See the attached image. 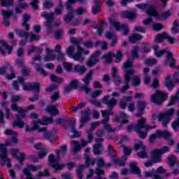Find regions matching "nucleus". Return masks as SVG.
Listing matches in <instances>:
<instances>
[{
    "label": "nucleus",
    "instance_id": "obj_1",
    "mask_svg": "<svg viewBox=\"0 0 179 179\" xmlns=\"http://www.w3.org/2000/svg\"><path fill=\"white\" fill-rule=\"evenodd\" d=\"M71 43L77 45V52L73 53L75 52L74 46H69L66 50V54L69 57V58L74 59V61L83 62L85 61L83 55H89L90 54L89 50L80 47V44L83 43V39L73 37L71 38Z\"/></svg>",
    "mask_w": 179,
    "mask_h": 179
},
{
    "label": "nucleus",
    "instance_id": "obj_2",
    "mask_svg": "<svg viewBox=\"0 0 179 179\" xmlns=\"http://www.w3.org/2000/svg\"><path fill=\"white\" fill-rule=\"evenodd\" d=\"M31 118H34V126L30 127L29 126H25L26 132H31V131H38V132H44L43 135L45 138H50L51 136V133L47 131V129L45 127L40 128V125H47L50 122H52V117H47L44 116L42 117V120H38V115L37 113H32L31 115Z\"/></svg>",
    "mask_w": 179,
    "mask_h": 179
},
{
    "label": "nucleus",
    "instance_id": "obj_3",
    "mask_svg": "<svg viewBox=\"0 0 179 179\" xmlns=\"http://www.w3.org/2000/svg\"><path fill=\"white\" fill-rule=\"evenodd\" d=\"M145 122H146V119L145 118H141L140 119L137 124H132L129 127V131H135L138 134V136L141 139H145L148 136V131H150L151 129H155L156 128V126H149V125H145Z\"/></svg>",
    "mask_w": 179,
    "mask_h": 179
},
{
    "label": "nucleus",
    "instance_id": "obj_4",
    "mask_svg": "<svg viewBox=\"0 0 179 179\" xmlns=\"http://www.w3.org/2000/svg\"><path fill=\"white\" fill-rule=\"evenodd\" d=\"M11 141L7 140L5 142V144H0V162L2 166H7L8 167H10L12 164H10V160L8 158V151L6 150L7 146H10V145H15L17 143V138L14 136Z\"/></svg>",
    "mask_w": 179,
    "mask_h": 179
},
{
    "label": "nucleus",
    "instance_id": "obj_5",
    "mask_svg": "<svg viewBox=\"0 0 179 179\" xmlns=\"http://www.w3.org/2000/svg\"><path fill=\"white\" fill-rule=\"evenodd\" d=\"M154 54L157 58H160L163 57L164 54H166V59L163 62L162 65L166 66L169 65L171 68L176 67V59L173 57V53L169 50V49L159 50V45H155L153 46Z\"/></svg>",
    "mask_w": 179,
    "mask_h": 179
},
{
    "label": "nucleus",
    "instance_id": "obj_6",
    "mask_svg": "<svg viewBox=\"0 0 179 179\" xmlns=\"http://www.w3.org/2000/svg\"><path fill=\"white\" fill-rule=\"evenodd\" d=\"M136 6L137 8H139V9H141V10H145L147 14H148L150 16H153L157 20H160L162 17L163 19H167V17H170V16L173 15L171 11H166L164 14H162V16H160L159 15V14H157V12H156L155 7H153L152 6H148L146 4H137Z\"/></svg>",
    "mask_w": 179,
    "mask_h": 179
},
{
    "label": "nucleus",
    "instance_id": "obj_7",
    "mask_svg": "<svg viewBox=\"0 0 179 179\" xmlns=\"http://www.w3.org/2000/svg\"><path fill=\"white\" fill-rule=\"evenodd\" d=\"M132 64H133L132 60H127L123 64V70L125 72V74H124L125 85L122 89V92H125V90L128 89L129 87L128 83L131 82V78H132V76L135 75V71L132 69L129 70V68H131V66H132Z\"/></svg>",
    "mask_w": 179,
    "mask_h": 179
},
{
    "label": "nucleus",
    "instance_id": "obj_8",
    "mask_svg": "<svg viewBox=\"0 0 179 179\" xmlns=\"http://www.w3.org/2000/svg\"><path fill=\"white\" fill-rule=\"evenodd\" d=\"M66 152V145H63L61 149L56 150V155L57 157H55L54 155L51 154L48 156V161L51 166L55 170H61L64 167V165H59L57 163L59 162V155H64Z\"/></svg>",
    "mask_w": 179,
    "mask_h": 179
},
{
    "label": "nucleus",
    "instance_id": "obj_9",
    "mask_svg": "<svg viewBox=\"0 0 179 179\" xmlns=\"http://www.w3.org/2000/svg\"><path fill=\"white\" fill-rule=\"evenodd\" d=\"M46 55L43 58L44 62H48L50 61H55L57 59L59 62H62L65 59V53L59 52L58 57L53 54L54 50L48 47L45 48Z\"/></svg>",
    "mask_w": 179,
    "mask_h": 179
},
{
    "label": "nucleus",
    "instance_id": "obj_10",
    "mask_svg": "<svg viewBox=\"0 0 179 179\" xmlns=\"http://www.w3.org/2000/svg\"><path fill=\"white\" fill-rule=\"evenodd\" d=\"M173 114H174V109H169L164 113L160 114L159 115H154L152 118L154 120L158 118L159 121L162 122L163 127H166V125L170 122V120H171Z\"/></svg>",
    "mask_w": 179,
    "mask_h": 179
},
{
    "label": "nucleus",
    "instance_id": "obj_11",
    "mask_svg": "<svg viewBox=\"0 0 179 179\" xmlns=\"http://www.w3.org/2000/svg\"><path fill=\"white\" fill-rule=\"evenodd\" d=\"M167 97H169L167 93L162 90H157L154 94L150 96V100L155 104H162V101L167 100Z\"/></svg>",
    "mask_w": 179,
    "mask_h": 179
},
{
    "label": "nucleus",
    "instance_id": "obj_12",
    "mask_svg": "<svg viewBox=\"0 0 179 179\" xmlns=\"http://www.w3.org/2000/svg\"><path fill=\"white\" fill-rule=\"evenodd\" d=\"M18 82L22 85L23 90H34L35 92H38L40 90V84L38 83H25L24 78L22 76L18 78Z\"/></svg>",
    "mask_w": 179,
    "mask_h": 179
},
{
    "label": "nucleus",
    "instance_id": "obj_13",
    "mask_svg": "<svg viewBox=\"0 0 179 179\" xmlns=\"http://www.w3.org/2000/svg\"><path fill=\"white\" fill-rule=\"evenodd\" d=\"M114 57L116 58L115 61V64H119V62H121L122 59V52L120 50H117L116 54L109 52L108 54L103 55L102 58L105 60L106 64H111L113 58Z\"/></svg>",
    "mask_w": 179,
    "mask_h": 179
},
{
    "label": "nucleus",
    "instance_id": "obj_14",
    "mask_svg": "<svg viewBox=\"0 0 179 179\" xmlns=\"http://www.w3.org/2000/svg\"><path fill=\"white\" fill-rule=\"evenodd\" d=\"M170 150V148L167 146H164L162 150H153L151 152V158L154 163H160L162 162V155L167 153Z\"/></svg>",
    "mask_w": 179,
    "mask_h": 179
},
{
    "label": "nucleus",
    "instance_id": "obj_15",
    "mask_svg": "<svg viewBox=\"0 0 179 179\" xmlns=\"http://www.w3.org/2000/svg\"><path fill=\"white\" fill-rule=\"evenodd\" d=\"M102 116L104 117L102 122L103 124V128L108 132H114L115 131V128H112L110 124L107 123L108 121V115L113 114V111L111 110H103L101 111Z\"/></svg>",
    "mask_w": 179,
    "mask_h": 179
},
{
    "label": "nucleus",
    "instance_id": "obj_16",
    "mask_svg": "<svg viewBox=\"0 0 179 179\" xmlns=\"http://www.w3.org/2000/svg\"><path fill=\"white\" fill-rule=\"evenodd\" d=\"M11 110H13V111H17V113H20L19 115H16L17 120H19L24 118V115L23 113H25V111H30V110H34V106L31 105L27 107V109H23L20 107H18L16 103H13V105H11Z\"/></svg>",
    "mask_w": 179,
    "mask_h": 179
},
{
    "label": "nucleus",
    "instance_id": "obj_17",
    "mask_svg": "<svg viewBox=\"0 0 179 179\" xmlns=\"http://www.w3.org/2000/svg\"><path fill=\"white\" fill-rule=\"evenodd\" d=\"M171 136V134L167 131H162V130H157L155 134H152L149 138L150 143H155V141L158 138H170Z\"/></svg>",
    "mask_w": 179,
    "mask_h": 179
},
{
    "label": "nucleus",
    "instance_id": "obj_18",
    "mask_svg": "<svg viewBox=\"0 0 179 179\" xmlns=\"http://www.w3.org/2000/svg\"><path fill=\"white\" fill-rule=\"evenodd\" d=\"M134 150L138 151L137 155L141 159H146L148 157V153L146 152V146L143 142L138 141L134 145Z\"/></svg>",
    "mask_w": 179,
    "mask_h": 179
},
{
    "label": "nucleus",
    "instance_id": "obj_19",
    "mask_svg": "<svg viewBox=\"0 0 179 179\" xmlns=\"http://www.w3.org/2000/svg\"><path fill=\"white\" fill-rule=\"evenodd\" d=\"M108 22L111 24V26L115 27V30H117V31L122 29V30L124 31V35L127 36V34H128V24H124L121 26L120 24V22H117V20H115V18L114 17L109 18Z\"/></svg>",
    "mask_w": 179,
    "mask_h": 179
},
{
    "label": "nucleus",
    "instance_id": "obj_20",
    "mask_svg": "<svg viewBox=\"0 0 179 179\" xmlns=\"http://www.w3.org/2000/svg\"><path fill=\"white\" fill-rule=\"evenodd\" d=\"M100 50H97L96 52H94L90 57V59L85 62V66L87 68H92L96 64L100 62L99 59V57H100Z\"/></svg>",
    "mask_w": 179,
    "mask_h": 179
},
{
    "label": "nucleus",
    "instance_id": "obj_21",
    "mask_svg": "<svg viewBox=\"0 0 179 179\" xmlns=\"http://www.w3.org/2000/svg\"><path fill=\"white\" fill-rule=\"evenodd\" d=\"M16 34H17V36H19L20 37H24V38H29V37L31 41H36V40L40 39V36H38V35L29 34L27 32H25L23 30H17Z\"/></svg>",
    "mask_w": 179,
    "mask_h": 179
},
{
    "label": "nucleus",
    "instance_id": "obj_22",
    "mask_svg": "<svg viewBox=\"0 0 179 179\" xmlns=\"http://www.w3.org/2000/svg\"><path fill=\"white\" fill-rule=\"evenodd\" d=\"M164 38H167V41L170 44H174L176 39L174 38H171L169 36V34L166 32H162L155 36V42L156 43H162Z\"/></svg>",
    "mask_w": 179,
    "mask_h": 179
},
{
    "label": "nucleus",
    "instance_id": "obj_23",
    "mask_svg": "<svg viewBox=\"0 0 179 179\" xmlns=\"http://www.w3.org/2000/svg\"><path fill=\"white\" fill-rule=\"evenodd\" d=\"M9 154L11 155L13 157H16L20 163H22L23 160H24V153L21 152L16 148L11 149Z\"/></svg>",
    "mask_w": 179,
    "mask_h": 179
},
{
    "label": "nucleus",
    "instance_id": "obj_24",
    "mask_svg": "<svg viewBox=\"0 0 179 179\" xmlns=\"http://www.w3.org/2000/svg\"><path fill=\"white\" fill-rule=\"evenodd\" d=\"M41 62V57L40 56H36L32 62H31V65H34L36 69V71L38 72H39V73H41V75H43V76H47V73L45 71H44V69H43V68H41V66H36V64H37L36 62Z\"/></svg>",
    "mask_w": 179,
    "mask_h": 179
},
{
    "label": "nucleus",
    "instance_id": "obj_25",
    "mask_svg": "<svg viewBox=\"0 0 179 179\" xmlns=\"http://www.w3.org/2000/svg\"><path fill=\"white\" fill-rule=\"evenodd\" d=\"M4 50H6L8 54H10L12 52V50H13V46H9L6 42L0 40V52L1 55H5Z\"/></svg>",
    "mask_w": 179,
    "mask_h": 179
},
{
    "label": "nucleus",
    "instance_id": "obj_26",
    "mask_svg": "<svg viewBox=\"0 0 179 179\" xmlns=\"http://www.w3.org/2000/svg\"><path fill=\"white\" fill-rule=\"evenodd\" d=\"M121 148L123 152H124V155L122 157V159L117 163L120 166H124V164H125V160H127V155H131V150L129 148L125 147L124 145H121Z\"/></svg>",
    "mask_w": 179,
    "mask_h": 179
},
{
    "label": "nucleus",
    "instance_id": "obj_27",
    "mask_svg": "<svg viewBox=\"0 0 179 179\" xmlns=\"http://www.w3.org/2000/svg\"><path fill=\"white\" fill-rule=\"evenodd\" d=\"M105 36L106 38H109V40H111L110 45L111 47H114L115 44L117 43V36L114 34V31H113L111 29L106 31L105 34Z\"/></svg>",
    "mask_w": 179,
    "mask_h": 179
},
{
    "label": "nucleus",
    "instance_id": "obj_28",
    "mask_svg": "<svg viewBox=\"0 0 179 179\" xmlns=\"http://www.w3.org/2000/svg\"><path fill=\"white\" fill-rule=\"evenodd\" d=\"M146 108V101L140 100L137 102L136 104V110H138V113L137 115H141V114H143V111Z\"/></svg>",
    "mask_w": 179,
    "mask_h": 179
},
{
    "label": "nucleus",
    "instance_id": "obj_29",
    "mask_svg": "<svg viewBox=\"0 0 179 179\" xmlns=\"http://www.w3.org/2000/svg\"><path fill=\"white\" fill-rule=\"evenodd\" d=\"M42 16L43 17H45L46 20V22H45V27H51V26H52V14L43 13Z\"/></svg>",
    "mask_w": 179,
    "mask_h": 179
},
{
    "label": "nucleus",
    "instance_id": "obj_30",
    "mask_svg": "<svg viewBox=\"0 0 179 179\" xmlns=\"http://www.w3.org/2000/svg\"><path fill=\"white\" fill-rule=\"evenodd\" d=\"M136 166H138V162L135 161H132L131 162H130L129 167L131 171L134 174H136V176H141V169H139Z\"/></svg>",
    "mask_w": 179,
    "mask_h": 179
},
{
    "label": "nucleus",
    "instance_id": "obj_31",
    "mask_svg": "<svg viewBox=\"0 0 179 179\" xmlns=\"http://www.w3.org/2000/svg\"><path fill=\"white\" fill-rule=\"evenodd\" d=\"M104 174V171H103L101 169H96V173H93V171H90V174L87 176V178H90L92 176H94L95 178L94 179H106V178H101L100 176H103Z\"/></svg>",
    "mask_w": 179,
    "mask_h": 179
},
{
    "label": "nucleus",
    "instance_id": "obj_32",
    "mask_svg": "<svg viewBox=\"0 0 179 179\" xmlns=\"http://www.w3.org/2000/svg\"><path fill=\"white\" fill-rule=\"evenodd\" d=\"M79 86V83H78V80H73L70 82L69 85L64 87V92L66 93L73 90V89H76Z\"/></svg>",
    "mask_w": 179,
    "mask_h": 179
},
{
    "label": "nucleus",
    "instance_id": "obj_33",
    "mask_svg": "<svg viewBox=\"0 0 179 179\" xmlns=\"http://www.w3.org/2000/svg\"><path fill=\"white\" fill-rule=\"evenodd\" d=\"M101 142H103V139L99 138L96 140V144L94 146V155H100L103 152V146L100 144Z\"/></svg>",
    "mask_w": 179,
    "mask_h": 179
},
{
    "label": "nucleus",
    "instance_id": "obj_34",
    "mask_svg": "<svg viewBox=\"0 0 179 179\" xmlns=\"http://www.w3.org/2000/svg\"><path fill=\"white\" fill-rule=\"evenodd\" d=\"M121 16L122 17H126L130 20H134V19H136V13L127 10L122 12Z\"/></svg>",
    "mask_w": 179,
    "mask_h": 179
},
{
    "label": "nucleus",
    "instance_id": "obj_35",
    "mask_svg": "<svg viewBox=\"0 0 179 179\" xmlns=\"http://www.w3.org/2000/svg\"><path fill=\"white\" fill-rule=\"evenodd\" d=\"M143 177H145V178H149L150 177H152L153 179H161L162 178L155 173V169H152L151 171H145L143 173Z\"/></svg>",
    "mask_w": 179,
    "mask_h": 179
},
{
    "label": "nucleus",
    "instance_id": "obj_36",
    "mask_svg": "<svg viewBox=\"0 0 179 179\" xmlns=\"http://www.w3.org/2000/svg\"><path fill=\"white\" fill-rule=\"evenodd\" d=\"M27 8H29V3L26 2L20 3L15 6V12L16 13H22L23 10L27 9Z\"/></svg>",
    "mask_w": 179,
    "mask_h": 179
},
{
    "label": "nucleus",
    "instance_id": "obj_37",
    "mask_svg": "<svg viewBox=\"0 0 179 179\" xmlns=\"http://www.w3.org/2000/svg\"><path fill=\"white\" fill-rule=\"evenodd\" d=\"M165 86L169 89V90H173V89H174L176 85H174V83L171 81V76H166L165 78Z\"/></svg>",
    "mask_w": 179,
    "mask_h": 179
},
{
    "label": "nucleus",
    "instance_id": "obj_38",
    "mask_svg": "<svg viewBox=\"0 0 179 179\" xmlns=\"http://www.w3.org/2000/svg\"><path fill=\"white\" fill-rule=\"evenodd\" d=\"M93 73H94V71L90 70L88 73H87L85 78L83 79V82H84L85 85H89V83H90V80L93 79Z\"/></svg>",
    "mask_w": 179,
    "mask_h": 179
},
{
    "label": "nucleus",
    "instance_id": "obj_39",
    "mask_svg": "<svg viewBox=\"0 0 179 179\" xmlns=\"http://www.w3.org/2000/svg\"><path fill=\"white\" fill-rule=\"evenodd\" d=\"M108 99H110V96H105L103 99V103H105V104H107V106H108L109 107H114V106L117 104V100L110 99L108 101Z\"/></svg>",
    "mask_w": 179,
    "mask_h": 179
},
{
    "label": "nucleus",
    "instance_id": "obj_40",
    "mask_svg": "<svg viewBox=\"0 0 179 179\" xmlns=\"http://www.w3.org/2000/svg\"><path fill=\"white\" fill-rule=\"evenodd\" d=\"M107 27V24L106 22H103L101 24H96L94 26V29H97V33L99 36L103 34V30H104L105 27Z\"/></svg>",
    "mask_w": 179,
    "mask_h": 179
},
{
    "label": "nucleus",
    "instance_id": "obj_41",
    "mask_svg": "<svg viewBox=\"0 0 179 179\" xmlns=\"http://www.w3.org/2000/svg\"><path fill=\"white\" fill-rule=\"evenodd\" d=\"M45 111H46V113H49L52 115H56V114H58V109L57 108V105L48 106L45 109Z\"/></svg>",
    "mask_w": 179,
    "mask_h": 179
},
{
    "label": "nucleus",
    "instance_id": "obj_42",
    "mask_svg": "<svg viewBox=\"0 0 179 179\" xmlns=\"http://www.w3.org/2000/svg\"><path fill=\"white\" fill-rule=\"evenodd\" d=\"M178 99H179V90H178L175 95H172L171 96V99L168 106H174V104L177 103V101L178 100Z\"/></svg>",
    "mask_w": 179,
    "mask_h": 179
},
{
    "label": "nucleus",
    "instance_id": "obj_43",
    "mask_svg": "<svg viewBox=\"0 0 179 179\" xmlns=\"http://www.w3.org/2000/svg\"><path fill=\"white\" fill-rule=\"evenodd\" d=\"M178 27H179V20H176L173 22V27L171 30L172 34H177V33H179Z\"/></svg>",
    "mask_w": 179,
    "mask_h": 179
},
{
    "label": "nucleus",
    "instance_id": "obj_44",
    "mask_svg": "<svg viewBox=\"0 0 179 179\" xmlns=\"http://www.w3.org/2000/svg\"><path fill=\"white\" fill-rule=\"evenodd\" d=\"M22 20H23L22 26L26 29V30H29V24L27 23V22H29V20H30V16L27 14H24L23 15Z\"/></svg>",
    "mask_w": 179,
    "mask_h": 179
},
{
    "label": "nucleus",
    "instance_id": "obj_45",
    "mask_svg": "<svg viewBox=\"0 0 179 179\" xmlns=\"http://www.w3.org/2000/svg\"><path fill=\"white\" fill-rule=\"evenodd\" d=\"M74 71H76L79 73L83 74L85 72H86L87 69L86 66H82L80 64L74 66Z\"/></svg>",
    "mask_w": 179,
    "mask_h": 179
},
{
    "label": "nucleus",
    "instance_id": "obj_46",
    "mask_svg": "<svg viewBox=\"0 0 179 179\" xmlns=\"http://www.w3.org/2000/svg\"><path fill=\"white\" fill-rule=\"evenodd\" d=\"M100 5H101L100 0H95V7L92 8V13L94 15L100 12Z\"/></svg>",
    "mask_w": 179,
    "mask_h": 179
},
{
    "label": "nucleus",
    "instance_id": "obj_47",
    "mask_svg": "<svg viewBox=\"0 0 179 179\" xmlns=\"http://www.w3.org/2000/svg\"><path fill=\"white\" fill-rule=\"evenodd\" d=\"M63 66L64 69H66V72H72V71L75 69V66H73V64L69 62L63 63Z\"/></svg>",
    "mask_w": 179,
    "mask_h": 179
},
{
    "label": "nucleus",
    "instance_id": "obj_48",
    "mask_svg": "<svg viewBox=\"0 0 179 179\" xmlns=\"http://www.w3.org/2000/svg\"><path fill=\"white\" fill-rule=\"evenodd\" d=\"M1 6H5L8 8V6H12L13 5V0H0Z\"/></svg>",
    "mask_w": 179,
    "mask_h": 179
},
{
    "label": "nucleus",
    "instance_id": "obj_49",
    "mask_svg": "<svg viewBox=\"0 0 179 179\" xmlns=\"http://www.w3.org/2000/svg\"><path fill=\"white\" fill-rule=\"evenodd\" d=\"M87 121H89V113H83L80 119V127H83V124H85V122H87Z\"/></svg>",
    "mask_w": 179,
    "mask_h": 179
},
{
    "label": "nucleus",
    "instance_id": "obj_50",
    "mask_svg": "<svg viewBox=\"0 0 179 179\" xmlns=\"http://www.w3.org/2000/svg\"><path fill=\"white\" fill-rule=\"evenodd\" d=\"M50 79L52 82H55L56 83H63L64 82V78L55 76L54 75L50 76Z\"/></svg>",
    "mask_w": 179,
    "mask_h": 179
},
{
    "label": "nucleus",
    "instance_id": "obj_51",
    "mask_svg": "<svg viewBox=\"0 0 179 179\" xmlns=\"http://www.w3.org/2000/svg\"><path fill=\"white\" fill-rule=\"evenodd\" d=\"M138 40H142V36L139 34H132L129 36V41H131V43H135Z\"/></svg>",
    "mask_w": 179,
    "mask_h": 179
},
{
    "label": "nucleus",
    "instance_id": "obj_52",
    "mask_svg": "<svg viewBox=\"0 0 179 179\" xmlns=\"http://www.w3.org/2000/svg\"><path fill=\"white\" fill-rule=\"evenodd\" d=\"M145 65H148L149 66H152L153 65H156L157 64V59H147L144 60Z\"/></svg>",
    "mask_w": 179,
    "mask_h": 179
},
{
    "label": "nucleus",
    "instance_id": "obj_53",
    "mask_svg": "<svg viewBox=\"0 0 179 179\" xmlns=\"http://www.w3.org/2000/svg\"><path fill=\"white\" fill-rule=\"evenodd\" d=\"M120 117L122 119V124H127V122H129V116H128V115H127L125 113H120Z\"/></svg>",
    "mask_w": 179,
    "mask_h": 179
},
{
    "label": "nucleus",
    "instance_id": "obj_54",
    "mask_svg": "<svg viewBox=\"0 0 179 179\" xmlns=\"http://www.w3.org/2000/svg\"><path fill=\"white\" fill-rule=\"evenodd\" d=\"M73 152H78L80 149V145L77 141H71Z\"/></svg>",
    "mask_w": 179,
    "mask_h": 179
},
{
    "label": "nucleus",
    "instance_id": "obj_55",
    "mask_svg": "<svg viewBox=\"0 0 179 179\" xmlns=\"http://www.w3.org/2000/svg\"><path fill=\"white\" fill-rule=\"evenodd\" d=\"M43 7L45 9H50V8H52V0H45L43 3Z\"/></svg>",
    "mask_w": 179,
    "mask_h": 179
},
{
    "label": "nucleus",
    "instance_id": "obj_56",
    "mask_svg": "<svg viewBox=\"0 0 179 179\" xmlns=\"http://www.w3.org/2000/svg\"><path fill=\"white\" fill-rule=\"evenodd\" d=\"M76 2H78V3H83L85 0H69L66 4L68 9L71 8V5L76 3Z\"/></svg>",
    "mask_w": 179,
    "mask_h": 179
},
{
    "label": "nucleus",
    "instance_id": "obj_57",
    "mask_svg": "<svg viewBox=\"0 0 179 179\" xmlns=\"http://www.w3.org/2000/svg\"><path fill=\"white\" fill-rule=\"evenodd\" d=\"M92 139H93V136L91 134L88 133V141H85L82 140L81 141V146L85 148V146H87V143H90L92 142Z\"/></svg>",
    "mask_w": 179,
    "mask_h": 179
},
{
    "label": "nucleus",
    "instance_id": "obj_58",
    "mask_svg": "<svg viewBox=\"0 0 179 179\" xmlns=\"http://www.w3.org/2000/svg\"><path fill=\"white\" fill-rule=\"evenodd\" d=\"M132 86H139L141 85V78L138 76H135L131 82Z\"/></svg>",
    "mask_w": 179,
    "mask_h": 179
},
{
    "label": "nucleus",
    "instance_id": "obj_59",
    "mask_svg": "<svg viewBox=\"0 0 179 179\" xmlns=\"http://www.w3.org/2000/svg\"><path fill=\"white\" fill-rule=\"evenodd\" d=\"M1 107H3V108L5 109L6 111V118H9V117H10V113H9V109H8L7 107V103L5 101H3L1 103Z\"/></svg>",
    "mask_w": 179,
    "mask_h": 179
},
{
    "label": "nucleus",
    "instance_id": "obj_60",
    "mask_svg": "<svg viewBox=\"0 0 179 179\" xmlns=\"http://www.w3.org/2000/svg\"><path fill=\"white\" fill-rule=\"evenodd\" d=\"M38 3H40V1L38 0H31L30 2V5L35 10H37V9H38Z\"/></svg>",
    "mask_w": 179,
    "mask_h": 179
},
{
    "label": "nucleus",
    "instance_id": "obj_61",
    "mask_svg": "<svg viewBox=\"0 0 179 179\" xmlns=\"http://www.w3.org/2000/svg\"><path fill=\"white\" fill-rule=\"evenodd\" d=\"M172 128L175 131L179 128V110L178 111V120L172 123Z\"/></svg>",
    "mask_w": 179,
    "mask_h": 179
},
{
    "label": "nucleus",
    "instance_id": "obj_62",
    "mask_svg": "<svg viewBox=\"0 0 179 179\" xmlns=\"http://www.w3.org/2000/svg\"><path fill=\"white\" fill-rule=\"evenodd\" d=\"M13 126L18 127V128H23V127H24V122L15 120L13 122Z\"/></svg>",
    "mask_w": 179,
    "mask_h": 179
},
{
    "label": "nucleus",
    "instance_id": "obj_63",
    "mask_svg": "<svg viewBox=\"0 0 179 179\" xmlns=\"http://www.w3.org/2000/svg\"><path fill=\"white\" fill-rule=\"evenodd\" d=\"M153 30L158 31V30H162L163 25L162 24H153L152 25Z\"/></svg>",
    "mask_w": 179,
    "mask_h": 179
},
{
    "label": "nucleus",
    "instance_id": "obj_64",
    "mask_svg": "<svg viewBox=\"0 0 179 179\" xmlns=\"http://www.w3.org/2000/svg\"><path fill=\"white\" fill-rule=\"evenodd\" d=\"M168 163H169V166H174V163H176V157L170 156L168 158Z\"/></svg>",
    "mask_w": 179,
    "mask_h": 179
}]
</instances>
